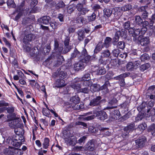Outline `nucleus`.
Wrapping results in <instances>:
<instances>
[{
  "label": "nucleus",
  "mask_w": 155,
  "mask_h": 155,
  "mask_svg": "<svg viewBox=\"0 0 155 155\" xmlns=\"http://www.w3.org/2000/svg\"><path fill=\"white\" fill-rule=\"evenodd\" d=\"M81 54V53H80V51L78 50L77 48H75L73 53L71 55V59H73L76 57H78L79 58Z\"/></svg>",
  "instance_id": "obj_26"
},
{
  "label": "nucleus",
  "mask_w": 155,
  "mask_h": 155,
  "mask_svg": "<svg viewBox=\"0 0 155 155\" xmlns=\"http://www.w3.org/2000/svg\"><path fill=\"white\" fill-rule=\"evenodd\" d=\"M110 54L111 53L110 51L108 49L104 50L101 53V55L106 58L107 59L110 57L111 58Z\"/></svg>",
  "instance_id": "obj_31"
},
{
  "label": "nucleus",
  "mask_w": 155,
  "mask_h": 155,
  "mask_svg": "<svg viewBox=\"0 0 155 155\" xmlns=\"http://www.w3.org/2000/svg\"><path fill=\"white\" fill-rule=\"evenodd\" d=\"M95 140L94 139L89 141L84 147L85 149L90 151H93L95 148Z\"/></svg>",
  "instance_id": "obj_15"
},
{
  "label": "nucleus",
  "mask_w": 155,
  "mask_h": 155,
  "mask_svg": "<svg viewBox=\"0 0 155 155\" xmlns=\"http://www.w3.org/2000/svg\"><path fill=\"white\" fill-rule=\"evenodd\" d=\"M97 73L98 75H103L105 74L106 73V70L104 67H102L101 68L99 67L97 70Z\"/></svg>",
  "instance_id": "obj_44"
},
{
  "label": "nucleus",
  "mask_w": 155,
  "mask_h": 155,
  "mask_svg": "<svg viewBox=\"0 0 155 155\" xmlns=\"http://www.w3.org/2000/svg\"><path fill=\"white\" fill-rule=\"evenodd\" d=\"M49 24H50L51 27L53 29H55L57 28L58 26L61 25V24H60V23L58 21H54L53 22H51L50 21Z\"/></svg>",
  "instance_id": "obj_42"
},
{
  "label": "nucleus",
  "mask_w": 155,
  "mask_h": 155,
  "mask_svg": "<svg viewBox=\"0 0 155 155\" xmlns=\"http://www.w3.org/2000/svg\"><path fill=\"white\" fill-rule=\"evenodd\" d=\"M96 116L98 119L102 120H104L108 117V116L105 111L103 110L97 111L96 113Z\"/></svg>",
  "instance_id": "obj_17"
},
{
  "label": "nucleus",
  "mask_w": 155,
  "mask_h": 155,
  "mask_svg": "<svg viewBox=\"0 0 155 155\" xmlns=\"http://www.w3.org/2000/svg\"><path fill=\"white\" fill-rule=\"evenodd\" d=\"M50 140L48 137H45L43 139L42 143L43 148L45 149L48 148L50 145Z\"/></svg>",
  "instance_id": "obj_25"
},
{
  "label": "nucleus",
  "mask_w": 155,
  "mask_h": 155,
  "mask_svg": "<svg viewBox=\"0 0 155 155\" xmlns=\"http://www.w3.org/2000/svg\"><path fill=\"white\" fill-rule=\"evenodd\" d=\"M81 84L76 83L72 85V87L75 89L76 90L78 93L80 91L81 89Z\"/></svg>",
  "instance_id": "obj_49"
},
{
  "label": "nucleus",
  "mask_w": 155,
  "mask_h": 155,
  "mask_svg": "<svg viewBox=\"0 0 155 155\" xmlns=\"http://www.w3.org/2000/svg\"><path fill=\"white\" fill-rule=\"evenodd\" d=\"M51 18L48 16H44L41 17L38 19V22L44 25H48L51 21Z\"/></svg>",
  "instance_id": "obj_21"
},
{
  "label": "nucleus",
  "mask_w": 155,
  "mask_h": 155,
  "mask_svg": "<svg viewBox=\"0 0 155 155\" xmlns=\"http://www.w3.org/2000/svg\"><path fill=\"white\" fill-rule=\"evenodd\" d=\"M119 62H120L119 60L116 59L111 60L110 63V64L111 65V67H114V68L118 67L120 65V63Z\"/></svg>",
  "instance_id": "obj_30"
},
{
  "label": "nucleus",
  "mask_w": 155,
  "mask_h": 155,
  "mask_svg": "<svg viewBox=\"0 0 155 155\" xmlns=\"http://www.w3.org/2000/svg\"><path fill=\"white\" fill-rule=\"evenodd\" d=\"M147 104L146 102H143L137 108V109L139 111H141V110L144 108Z\"/></svg>",
  "instance_id": "obj_63"
},
{
  "label": "nucleus",
  "mask_w": 155,
  "mask_h": 155,
  "mask_svg": "<svg viewBox=\"0 0 155 155\" xmlns=\"http://www.w3.org/2000/svg\"><path fill=\"white\" fill-rule=\"evenodd\" d=\"M135 127V124L134 122L130 123L124 127V131L122 134V137L125 138L127 136L129 133L132 132L134 130Z\"/></svg>",
  "instance_id": "obj_9"
},
{
  "label": "nucleus",
  "mask_w": 155,
  "mask_h": 155,
  "mask_svg": "<svg viewBox=\"0 0 155 155\" xmlns=\"http://www.w3.org/2000/svg\"><path fill=\"white\" fill-rule=\"evenodd\" d=\"M135 61H130L128 62L126 66V69L127 71L131 72L134 71L135 69Z\"/></svg>",
  "instance_id": "obj_22"
},
{
  "label": "nucleus",
  "mask_w": 155,
  "mask_h": 155,
  "mask_svg": "<svg viewBox=\"0 0 155 155\" xmlns=\"http://www.w3.org/2000/svg\"><path fill=\"white\" fill-rule=\"evenodd\" d=\"M76 7L73 5H70L67 8V11L68 14H71L75 10Z\"/></svg>",
  "instance_id": "obj_46"
},
{
  "label": "nucleus",
  "mask_w": 155,
  "mask_h": 155,
  "mask_svg": "<svg viewBox=\"0 0 155 155\" xmlns=\"http://www.w3.org/2000/svg\"><path fill=\"white\" fill-rule=\"evenodd\" d=\"M120 116L121 114L118 110L114 109L110 111V119L112 121H114L119 119Z\"/></svg>",
  "instance_id": "obj_11"
},
{
  "label": "nucleus",
  "mask_w": 155,
  "mask_h": 155,
  "mask_svg": "<svg viewBox=\"0 0 155 155\" xmlns=\"http://www.w3.org/2000/svg\"><path fill=\"white\" fill-rule=\"evenodd\" d=\"M84 31L81 29L77 31L78 39L80 41H82L85 37Z\"/></svg>",
  "instance_id": "obj_27"
},
{
  "label": "nucleus",
  "mask_w": 155,
  "mask_h": 155,
  "mask_svg": "<svg viewBox=\"0 0 155 155\" xmlns=\"http://www.w3.org/2000/svg\"><path fill=\"white\" fill-rule=\"evenodd\" d=\"M35 19L34 15H32L30 17L24 18L22 19V24L24 26L29 25L34 21Z\"/></svg>",
  "instance_id": "obj_20"
},
{
  "label": "nucleus",
  "mask_w": 155,
  "mask_h": 155,
  "mask_svg": "<svg viewBox=\"0 0 155 155\" xmlns=\"http://www.w3.org/2000/svg\"><path fill=\"white\" fill-rule=\"evenodd\" d=\"M90 78V74L88 72H86L85 71L84 76L82 77L81 79L82 80H87L88 79L89 80H91Z\"/></svg>",
  "instance_id": "obj_55"
},
{
  "label": "nucleus",
  "mask_w": 155,
  "mask_h": 155,
  "mask_svg": "<svg viewBox=\"0 0 155 155\" xmlns=\"http://www.w3.org/2000/svg\"><path fill=\"white\" fill-rule=\"evenodd\" d=\"M132 8V5L130 4H127L121 7V10L123 11H128Z\"/></svg>",
  "instance_id": "obj_50"
},
{
  "label": "nucleus",
  "mask_w": 155,
  "mask_h": 155,
  "mask_svg": "<svg viewBox=\"0 0 155 155\" xmlns=\"http://www.w3.org/2000/svg\"><path fill=\"white\" fill-rule=\"evenodd\" d=\"M25 36L23 39V43L27 45L28 43L31 41L34 38V35L33 34L30 33H25Z\"/></svg>",
  "instance_id": "obj_13"
},
{
  "label": "nucleus",
  "mask_w": 155,
  "mask_h": 155,
  "mask_svg": "<svg viewBox=\"0 0 155 155\" xmlns=\"http://www.w3.org/2000/svg\"><path fill=\"white\" fill-rule=\"evenodd\" d=\"M107 61H108V59L101 55H100V58L99 59V62L103 65H106Z\"/></svg>",
  "instance_id": "obj_36"
},
{
  "label": "nucleus",
  "mask_w": 155,
  "mask_h": 155,
  "mask_svg": "<svg viewBox=\"0 0 155 155\" xmlns=\"http://www.w3.org/2000/svg\"><path fill=\"white\" fill-rule=\"evenodd\" d=\"M54 52L53 53L58 58L57 62L55 64V66L58 67L61 65L62 63V61L64 60V58L61 56L63 50V47L59 46L58 41L57 40L54 41Z\"/></svg>",
  "instance_id": "obj_4"
},
{
  "label": "nucleus",
  "mask_w": 155,
  "mask_h": 155,
  "mask_svg": "<svg viewBox=\"0 0 155 155\" xmlns=\"http://www.w3.org/2000/svg\"><path fill=\"white\" fill-rule=\"evenodd\" d=\"M120 51L118 49H115L113 50L111 54L114 57H117L120 54Z\"/></svg>",
  "instance_id": "obj_51"
},
{
  "label": "nucleus",
  "mask_w": 155,
  "mask_h": 155,
  "mask_svg": "<svg viewBox=\"0 0 155 155\" xmlns=\"http://www.w3.org/2000/svg\"><path fill=\"white\" fill-rule=\"evenodd\" d=\"M6 3L8 6L12 5L13 8H15L16 7L14 0H8L6 2Z\"/></svg>",
  "instance_id": "obj_59"
},
{
  "label": "nucleus",
  "mask_w": 155,
  "mask_h": 155,
  "mask_svg": "<svg viewBox=\"0 0 155 155\" xmlns=\"http://www.w3.org/2000/svg\"><path fill=\"white\" fill-rule=\"evenodd\" d=\"M87 3V0H82L81 2H79L76 5V8L79 12L74 20V23L78 25V27H81L86 21V18L81 15H85L90 10L88 8L84 7Z\"/></svg>",
  "instance_id": "obj_1"
},
{
  "label": "nucleus",
  "mask_w": 155,
  "mask_h": 155,
  "mask_svg": "<svg viewBox=\"0 0 155 155\" xmlns=\"http://www.w3.org/2000/svg\"><path fill=\"white\" fill-rule=\"evenodd\" d=\"M117 47L118 48L123 49L125 48V42L123 41H120L118 42Z\"/></svg>",
  "instance_id": "obj_53"
},
{
  "label": "nucleus",
  "mask_w": 155,
  "mask_h": 155,
  "mask_svg": "<svg viewBox=\"0 0 155 155\" xmlns=\"http://www.w3.org/2000/svg\"><path fill=\"white\" fill-rule=\"evenodd\" d=\"M27 1L30 3V6L31 7H34L38 3L37 0H27Z\"/></svg>",
  "instance_id": "obj_57"
},
{
  "label": "nucleus",
  "mask_w": 155,
  "mask_h": 155,
  "mask_svg": "<svg viewBox=\"0 0 155 155\" xmlns=\"http://www.w3.org/2000/svg\"><path fill=\"white\" fill-rule=\"evenodd\" d=\"M9 148H11V155H16L18 148L11 146H9Z\"/></svg>",
  "instance_id": "obj_61"
},
{
  "label": "nucleus",
  "mask_w": 155,
  "mask_h": 155,
  "mask_svg": "<svg viewBox=\"0 0 155 155\" xmlns=\"http://www.w3.org/2000/svg\"><path fill=\"white\" fill-rule=\"evenodd\" d=\"M120 37L118 35V33H117V32L116 31L114 36L113 39L112 43L113 45H116L117 44V42L118 41Z\"/></svg>",
  "instance_id": "obj_39"
},
{
  "label": "nucleus",
  "mask_w": 155,
  "mask_h": 155,
  "mask_svg": "<svg viewBox=\"0 0 155 155\" xmlns=\"http://www.w3.org/2000/svg\"><path fill=\"white\" fill-rule=\"evenodd\" d=\"M147 126V124L145 123L141 124L138 126L137 127V130H140L141 131H143L146 129Z\"/></svg>",
  "instance_id": "obj_56"
},
{
  "label": "nucleus",
  "mask_w": 155,
  "mask_h": 155,
  "mask_svg": "<svg viewBox=\"0 0 155 155\" xmlns=\"http://www.w3.org/2000/svg\"><path fill=\"white\" fill-rule=\"evenodd\" d=\"M102 99V98L100 96H97L91 100L89 105L92 107L97 106L99 110H101V104L106 102L105 99Z\"/></svg>",
  "instance_id": "obj_7"
},
{
  "label": "nucleus",
  "mask_w": 155,
  "mask_h": 155,
  "mask_svg": "<svg viewBox=\"0 0 155 155\" xmlns=\"http://www.w3.org/2000/svg\"><path fill=\"white\" fill-rule=\"evenodd\" d=\"M77 143L76 137L74 136H71L70 137V141L68 142L69 145L71 146H74Z\"/></svg>",
  "instance_id": "obj_41"
},
{
  "label": "nucleus",
  "mask_w": 155,
  "mask_h": 155,
  "mask_svg": "<svg viewBox=\"0 0 155 155\" xmlns=\"http://www.w3.org/2000/svg\"><path fill=\"white\" fill-rule=\"evenodd\" d=\"M131 113L130 112H128L125 115L123 116L121 118H120V121H123L128 118H129L130 116L131 115Z\"/></svg>",
  "instance_id": "obj_48"
},
{
  "label": "nucleus",
  "mask_w": 155,
  "mask_h": 155,
  "mask_svg": "<svg viewBox=\"0 0 155 155\" xmlns=\"http://www.w3.org/2000/svg\"><path fill=\"white\" fill-rule=\"evenodd\" d=\"M91 56L88 54L87 50L84 48L81 52V55L79 57V61L74 64V68L75 71L83 70L85 68V63L89 62Z\"/></svg>",
  "instance_id": "obj_2"
},
{
  "label": "nucleus",
  "mask_w": 155,
  "mask_h": 155,
  "mask_svg": "<svg viewBox=\"0 0 155 155\" xmlns=\"http://www.w3.org/2000/svg\"><path fill=\"white\" fill-rule=\"evenodd\" d=\"M104 43L102 41H99L95 46L94 51V54L92 55L93 58L97 59V54L104 48Z\"/></svg>",
  "instance_id": "obj_10"
},
{
  "label": "nucleus",
  "mask_w": 155,
  "mask_h": 155,
  "mask_svg": "<svg viewBox=\"0 0 155 155\" xmlns=\"http://www.w3.org/2000/svg\"><path fill=\"white\" fill-rule=\"evenodd\" d=\"M150 66V65L149 63H146L145 64H143L140 67V70L143 71L149 68Z\"/></svg>",
  "instance_id": "obj_45"
},
{
  "label": "nucleus",
  "mask_w": 155,
  "mask_h": 155,
  "mask_svg": "<svg viewBox=\"0 0 155 155\" xmlns=\"http://www.w3.org/2000/svg\"><path fill=\"white\" fill-rule=\"evenodd\" d=\"M143 36L140 35L138 38L137 43L138 44H140L142 46L147 45L150 42L149 37H146L142 38Z\"/></svg>",
  "instance_id": "obj_14"
},
{
  "label": "nucleus",
  "mask_w": 155,
  "mask_h": 155,
  "mask_svg": "<svg viewBox=\"0 0 155 155\" xmlns=\"http://www.w3.org/2000/svg\"><path fill=\"white\" fill-rule=\"evenodd\" d=\"M129 75V74L127 73H124L118 76L117 78L118 80H120V79H124V78L128 77Z\"/></svg>",
  "instance_id": "obj_54"
},
{
  "label": "nucleus",
  "mask_w": 155,
  "mask_h": 155,
  "mask_svg": "<svg viewBox=\"0 0 155 155\" xmlns=\"http://www.w3.org/2000/svg\"><path fill=\"white\" fill-rule=\"evenodd\" d=\"M117 33H118V35L125 39L127 40L128 41L131 42L132 39L131 37L129 38L127 37V31L125 29H119L118 31H116Z\"/></svg>",
  "instance_id": "obj_12"
},
{
  "label": "nucleus",
  "mask_w": 155,
  "mask_h": 155,
  "mask_svg": "<svg viewBox=\"0 0 155 155\" xmlns=\"http://www.w3.org/2000/svg\"><path fill=\"white\" fill-rule=\"evenodd\" d=\"M24 141L23 137L20 134L9 136L6 140V142L9 145L17 147H20L22 144V142Z\"/></svg>",
  "instance_id": "obj_5"
},
{
  "label": "nucleus",
  "mask_w": 155,
  "mask_h": 155,
  "mask_svg": "<svg viewBox=\"0 0 155 155\" xmlns=\"http://www.w3.org/2000/svg\"><path fill=\"white\" fill-rule=\"evenodd\" d=\"M147 130L148 132H151L152 135H155V124H153L149 127Z\"/></svg>",
  "instance_id": "obj_34"
},
{
  "label": "nucleus",
  "mask_w": 155,
  "mask_h": 155,
  "mask_svg": "<svg viewBox=\"0 0 155 155\" xmlns=\"http://www.w3.org/2000/svg\"><path fill=\"white\" fill-rule=\"evenodd\" d=\"M51 4L52 6H55V9L56 10H58L60 9H63L65 6V5L63 1L62 0H60L58 3L56 4L55 2H53Z\"/></svg>",
  "instance_id": "obj_18"
},
{
  "label": "nucleus",
  "mask_w": 155,
  "mask_h": 155,
  "mask_svg": "<svg viewBox=\"0 0 155 155\" xmlns=\"http://www.w3.org/2000/svg\"><path fill=\"white\" fill-rule=\"evenodd\" d=\"M124 97L126 99V100L121 104V106L122 107L124 108H127L128 106V104L130 103V99L129 97L125 96Z\"/></svg>",
  "instance_id": "obj_37"
},
{
  "label": "nucleus",
  "mask_w": 155,
  "mask_h": 155,
  "mask_svg": "<svg viewBox=\"0 0 155 155\" xmlns=\"http://www.w3.org/2000/svg\"><path fill=\"white\" fill-rule=\"evenodd\" d=\"M150 58L149 55L146 53L144 54L140 57V59L142 61H143L145 60H147Z\"/></svg>",
  "instance_id": "obj_60"
},
{
  "label": "nucleus",
  "mask_w": 155,
  "mask_h": 155,
  "mask_svg": "<svg viewBox=\"0 0 155 155\" xmlns=\"http://www.w3.org/2000/svg\"><path fill=\"white\" fill-rule=\"evenodd\" d=\"M71 49V46L70 45L64 46V50H62V53L65 54L70 51Z\"/></svg>",
  "instance_id": "obj_52"
},
{
  "label": "nucleus",
  "mask_w": 155,
  "mask_h": 155,
  "mask_svg": "<svg viewBox=\"0 0 155 155\" xmlns=\"http://www.w3.org/2000/svg\"><path fill=\"white\" fill-rule=\"evenodd\" d=\"M81 84H82L81 86L85 87H89L91 85L92 82L91 80H81Z\"/></svg>",
  "instance_id": "obj_24"
},
{
  "label": "nucleus",
  "mask_w": 155,
  "mask_h": 155,
  "mask_svg": "<svg viewBox=\"0 0 155 155\" xmlns=\"http://www.w3.org/2000/svg\"><path fill=\"white\" fill-rule=\"evenodd\" d=\"M112 39L110 37H106L104 43V47L107 48H109L111 44Z\"/></svg>",
  "instance_id": "obj_28"
},
{
  "label": "nucleus",
  "mask_w": 155,
  "mask_h": 155,
  "mask_svg": "<svg viewBox=\"0 0 155 155\" xmlns=\"http://www.w3.org/2000/svg\"><path fill=\"white\" fill-rule=\"evenodd\" d=\"M24 5V2H22L21 4L19 5H18L16 8L14 12L12 14L13 15H14L16 13L17 14L16 15L14 18V20L15 21H18L20 18L23 16L25 11V8H23Z\"/></svg>",
  "instance_id": "obj_6"
},
{
  "label": "nucleus",
  "mask_w": 155,
  "mask_h": 155,
  "mask_svg": "<svg viewBox=\"0 0 155 155\" xmlns=\"http://www.w3.org/2000/svg\"><path fill=\"white\" fill-rule=\"evenodd\" d=\"M116 99L115 98H113L112 100L110 101L108 103L110 105H115V106H113L112 107H108V108L112 109L113 108L117 107V106L116 105Z\"/></svg>",
  "instance_id": "obj_43"
},
{
  "label": "nucleus",
  "mask_w": 155,
  "mask_h": 155,
  "mask_svg": "<svg viewBox=\"0 0 155 155\" xmlns=\"http://www.w3.org/2000/svg\"><path fill=\"white\" fill-rule=\"evenodd\" d=\"M11 115L8 114L7 115V118L8 119V120L11 121L12 120H18L19 118L16 117V114L14 113L11 114Z\"/></svg>",
  "instance_id": "obj_32"
},
{
  "label": "nucleus",
  "mask_w": 155,
  "mask_h": 155,
  "mask_svg": "<svg viewBox=\"0 0 155 155\" xmlns=\"http://www.w3.org/2000/svg\"><path fill=\"white\" fill-rule=\"evenodd\" d=\"M3 41L4 42L5 45L9 48L11 49V45L10 43L7 41L6 38L5 37H3L2 38Z\"/></svg>",
  "instance_id": "obj_64"
},
{
  "label": "nucleus",
  "mask_w": 155,
  "mask_h": 155,
  "mask_svg": "<svg viewBox=\"0 0 155 155\" xmlns=\"http://www.w3.org/2000/svg\"><path fill=\"white\" fill-rule=\"evenodd\" d=\"M4 106L5 111L6 110L8 113L11 114L13 113L15 111V107L13 106L8 107Z\"/></svg>",
  "instance_id": "obj_40"
},
{
  "label": "nucleus",
  "mask_w": 155,
  "mask_h": 155,
  "mask_svg": "<svg viewBox=\"0 0 155 155\" xmlns=\"http://www.w3.org/2000/svg\"><path fill=\"white\" fill-rule=\"evenodd\" d=\"M130 22L128 21L125 22L123 26L125 29L128 30L129 35L130 37H133V40L134 41H136V29L134 27H130Z\"/></svg>",
  "instance_id": "obj_8"
},
{
  "label": "nucleus",
  "mask_w": 155,
  "mask_h": 155,
  "mask_svg": "<svg viewBox=\"0 0 155 155\" xmlns=\"http://www.w3.org/2000/svg\"><path fill=\"white\" fill-rule=\"evenodd\" d=\"M103 11L104 15L107 17H109L112 12L111 8H105Z\"/></svg>",
  "instance_id": "obj_38"
},
{
  "label": "nucleus",
  "mask_w": 155,
  "mask_h": 155,
  "mask_svg": "<svg viewBox=\"0 0 155 155\" xmlns=\"http://www.w3.org/2000/svg\"><path fill=\"white\" fill-rule=\"evenodd\" d=\"M70 100L71 102L75 104H78L80 101L79 97L78 95L72 97L70 99Z\"/></svg>",
  "instance_id": "obj_35"
},
{
  "label": "nucleus",
  "mask_w": 155,
  "mask_h": 155,
  "mask_svg": "<svg viewBox=\"0 0 155 155\" xmlns=\"http://www.w3.org/2000/svg\"><path fill=\"white\" fill-rule=\"evenodd\" d=\"M66 69L65 66H61L54 74L55 77H59V78L57 79L55 82L56 86L58 87H63L66 84L64 79L66 78L67 75V73L65 71Z\"/></svg>",
  "instance_id": "obj_3"
},
{
  "label": "nucleus",
  "mask_w": 155,
  "mask_h": 155,
  "mask_svg": "<svg viewBox=\"0 0 155 155\" xmlns=\"http://www.w3.org/2000/svg\"><path fill=\"white\" fill-rule=\"evenodd\" d=\"M110 85L109 82L108 81H106L103 85L100 87L99 88V91H102L104 94H106L109 91L108 87L110 86Z\"/></svg>",
  "instance_id": "obj_19"
},
{
  "label": "nucleus",
  "mask_w": 155,
  "mask_h": 155,
  "mask_svg": "<svg viewBox=\"0 0 155 155\" xmlns=\"http://www.w3.org/2000/svg\"><path fill=\"white\" fill-rule=\"evenodd\" d=\"M51 50V45L50 43L46 44L43 48V51L44 54L45 55L49 54Z\"/></svg>",
  "instance_id": "obj_29"
},
{
  "label": "nucleus",
  "mask_w": 155,
  "mask_h": 155,
  "mask_svg": "<svg viewBox=\"0 0 155 155\" xmlns=\"http://www.w3.org/2000/svg\"><path fill=\"white\" fill-rule=\"evenodd\" d=\"M70 40V37L68 36H66L64 41V46H66L69 45Z\"/></svg>",
  "instance_id": "obj_58"
},
{
  "label": "nucleus",
  "mask_w": 155,
  "mask_h": 155,
  "mask_svg": "<svg viewBox=\"0 0 155 155\" xmlns=\"http://www.w3.org/2000/svg\"><path fill=\"white\" fill-rule=\"evenodd\" d=\"M147 30V28L145 27H143L140 29L139 28L136 29V36L141 34L140 35L142 36L144 34Z\"/></svg>",
  "instance_id": "obj_33"
},
{
  "label": "nucleus",
  "mask_w": 155,
  "mask_h": 155,
  "mask_svg": "<svg viewBox=\"0 0 155 155\" xmlns=\"http://www.w3.org/2000/svg\"><path fill=\"white\" fill-rule=\"evenodd\" d=\"M9 104L5 101H0V114L5 112L4 106H8Z\"/></svg>",
  "instance_id": "obj_23"
},
{
  "label": "nucleus",
  "mask_w": 155,
  "mask_h": 155,
  "mask_svg": "<svg viewBox=\"0 0 155 155\" xmlns=\"http://www.w3.org/2000/svg\"><path fill=\"white\" fill-rule=\"evenodd\" d=\"M43 114L44 115L48 117H50V112L45 108H43L42 110Z\"/></svg>",
  "instance_id": "obj_62"
},
{
  "label": "nucleus",
  "mask_w": 155,
  "mask_h": 155,
  "mask_svg": "<svg viewBox=\"0 0 155 155\" xmlns=\"http://www.w3.org/2000/svg\"><path fill=\"white\" fill-rule=\"evenodd\" d=\"M96 16L95 12H93L92 14L89 16H88L87 19L89 22L94 21L96 19Z\"/></svg>",
  "instance_id": "obj_47"
},
{
  "label": "nucleus",
  "mask_w": 155,
  "mask_h": 155,
  "mask_svg": "<svg viewBox=\"0 0 155 155\" xmlns=\"http://www.w3.org/2000/svg\"><path fill=\"white\" fill-rule=\"evenodd\" d=\"M147 141V139L145 137L142 136L140 137L136 140V149L142 147L144 146Z\"/></svg>",
  "instance_id": "obj_16"
}]
</instances>
